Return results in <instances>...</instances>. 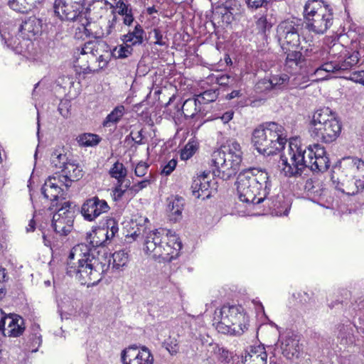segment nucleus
I'll return each mask as SVG.
<instances>
[{
    "label": "nucleus",
    "instance_id": "f257e3e1",
    "mask_svg": "<svg viewBox=\"0 0 364 364\" xmlns=\"http://www.w3.org/2000/svg\"><path fill=\"white\" fill-rule=\"evenodd\" d=\"M67 274L75 277L81 284H97L105 273L109 269L111 259L105 253L102 254L96 250H88L85 244L74 247L68 257Z\"/></svg>",
    "mask_w": 364,
    "mask_h": 364
},
{
    "label": "nucleus",
    "instance_id": "f03ea898",
    "mask_svg": "<svg viewBox=\"0 0 364 364\" xmlns=\"http://www.w3.org/2000/svg\"><path fill=\"white\" fill-rule=\"evenodd\" d=\"M236 184L238 196L241 201L259 204L269 194L271 181L265 170L250 168L239 173Z\"/></svg>",
    "mask_w": 364,
    "mask_h": 364
},
{
    "label": "nucleus",
    "instance_id": "7ed1b4c3",
    "mask_svg": "<svg viewBox=\"0 0 364 364\" xmlns=\"http://www.w3.org/2000/svg\"><path fill=\"white\" fill-rule=\"evenodd\" d=\"M242 152L239 143L230 141L211 155V165L214 176L223 180L234 176L242 162Z\"/></svg>",
    "mask_w": 364,
    "mask_h": 364
},
{
    "label": "nucleus",
    "instance_id": "20e7f679",
    "mask_svg": "<svg viewBox=\"0 0 364 364\" xmlns=\"http://www.w3.org/2000/svg\"><path fill=\"white\" fill-rule=\"evenodd\" d=\"M284 128L275 122L259 125L254 129L252 143L257 151L264 155H273L282 150L287 143Z\"/></svg>",
    "mask_w": 364,
    "mask_h": 364
},
{
    "label": "nucleus",
    "instance_id": "39448f33",
    "mask_svg": "<svg viewBox=\"0 0 364 364\" xmlns=\"http://www.w3.org/2000/svg\"><path fill=\"white\" fill-rule=\"evenodd\" d=\"M213 325L221 333L241 336L249 326V318L241 306H223L214 313Z\"/></svg>",
    "mask_w": 364,
    "mask_h": 364
},
{
    "label": "nucleus",
    "instance_id": "423d86ee",
    "mask_svg": "<svg viewBox=\"0 0 364 364\" xmlns=\"http://www.w3.org/2000/svg\"><path fill=\"white\" fill-rule=\"evenodd\" d=\"M341 130L339 122L331 115L328 108L314 112L310 122L311 136L317 141L330 143L335 141Z\"/></svg>",
    "mask_w": 364,
    "mask_h": 364
},
{
    "label": "nucleus",
    "instance_id": "0eeeda50",
    "mask_svg": "<svg viewBox=\"0 0 364 364\" xmlns=\"http://www.w3.org/2000/svg\"><path fill=\"white\" fill-rule=\"evenodd\" d=\"M304 13L306 28L316 34L324 33L333 24L332 9L320 0H309Z\"/></svg>",
    "mask_w": 364,
    "mask_h": 364
},
{
    "label": "nucleus",
    "instance_id": "6e6552de",
    "mask_svg": "<svg viewBox=\"0 0 364 364\" xmlns=\"http://www.w3.org/2000/svg\"><path fill=\"white\" fill-rule=\"evenodd\" d=\"M296 154H293V161H295L296 157L299 159L301 164H297V166L294 170V173H298V170L309 168L314 172H324L328 170L330 166V161L326 155L325 149L318 144L309 146L308 156L310 159L308 161H304V156L301 155V151L295 150ZM288 174H293V170L289 168Z\"/></svg>",
    "mask_w": 364,
    "mask_h": 364
},
{
    "label": "nucleus",
    "instance_id": "1a4fd4ad",
    "mask_svg": "<svg viewBox=\"0 0 364 364\" xmlns=\"http://www.w3.org/2000/svg\"><path fill=\"white\" fill-rule=\"evenodd\" d=\"M75 205L70 201H65L54 213L52 226L60 235H68L73 228Z\"/></svg>",
    "mask_w": 364,
    "mask_h": 364
},
{
    "label": "nucleus",
    "instance_id": "9d476101",
    "mask_svg": "<svg viewBox=\"0 0 364 364\" xmlns=\"http://www.w3.org/2000/svg\"><path fill=\"white\" fill-rule=\"evenodd\" d=\"M296 149H297V151H301V155L304 156V161H308L310 158L308 156V152H309V146L303 149L301 146L299 144V141L296 140L290 141L289 143V149H288V153L287 155L285 154H282L281 156V163H282V173H284V175L287 177H293V176H301L303 171L304 169L298 170V173H294L293 174H288V170L289 168L293 170V172H294L295 168L297 166V164H301L299 159V157H296L295 161H293V154H296ZM301 163H303L301 161Z\"/></svg>",
    "mask_w": 364,
    "mask_h": 364
},
{
    "label": "nucleus",
    "instance_id": "9b49d317",
    "mask_svg": "<svg viewBox=\"0 0 364 364\" xmlns=\"http://www.w3.org/2000/svg\"><path fill=\"white\" fill-rule=\"evenodd\" d=\"M86 0H55L54 11L61 20L75 21L81 17Z\"/></svg>",
    "mask_w": 364,
    "mask_h": 364
},
{
    "label": "nucleus",
    "instance_id": "f8f14e48",
    "mask_svg": "<svg viewBox=\"0 0 364 364\" xmlns=\"http://www.w3.org/2000/svg\"><path fill=\"white\" fill-rule=\"evenodd\" d=\"M299 28V21L295 19L285 20L279 25L277 32L283 46L286 45L291 48H298L300 44Z\"/></svg>",
    "mask_w": 364,
    "mask_h": 364
},
{
    "label": "nucleus",
    "instance_id": "ddd939ff",
    "mask_svg": "<svg viewBox=\"0 0 364 364\" xmlns=\"http://www.w3.org/2000/svg\"><path fill=\"white\" fill-rule=\"evenodd\" d=\"M62 186L69 188L70 184L65 183L60 177H48L41 188V193L43 196L52 201V206H58V203L55 202L58 199L63 200L64 192Z\"/></svg>",
    "mask_w": 364,
    "mask_h": 364
},
{
    "label": "nucleus",
    "instance_id": "4468645a",
    "mask_svg": "<svg viewBox=\"0 0 364 364\" xmlns=\"http://www.w3.org/2000/svg\"><path fill=\"white\" fill-rule=\"evenodd\" d=\"M123 364H153L154 357L146 347L131 346L122 352Z\"/></svg>",
    "mask_w": 364,
    "mask_h": 364
},
{
    "label": "nucleus",
    "instance_id": "2eb2a0df",
    "mask_svg": "<svg viewBox=\"0 0 364 364\" xmlns=\"http://www.w3.org/2000/svg\"><path fill=\"white\" fill-rule=\"evenodd\" d=\"M336 188L343 193L353 196L360 190L364 189V176L362 174L353 175L352 177H346V175L339 176L337 181L333 180Z\"/></svg>",
    "mask_w": 364,
    "mask_h": 364
},
{
    "label": "nucleus",
    "instance_id": "dca6fc26",
    "mask_svg": "<svg viewBox=\"0 0 364 364\" xmlns=\"http://www.w3.org/2000/svg\"><path fill=\"white\" fill-rule=\"evenodd\" d=\"M109 210L107 203L95 196L87 199L82 204L81 213L85 220L92 221L102 213L108 212Z\"/></svg>",
    "mask_w": 364,
    "mask_h": 364
},
{
    "label": "nucleus",
    "instance_id": "f3484780",
    "mask_svg": "<svg viewBox=\"0 0 364 364\" xmlns=\"http://www.w3.org/2000/svg\"><path fill=\"white\" fill-rule=\"evenodd\" d=\"M336 168L338 169V176L346 175V177H352L357 174L364 176V161L358 158H343Z\"/></svg>",
    "mask_w": 364,
    "mask_h": 364
},
{
    "label": "nucleus",
    "instance_id": "a211bd4d",
    "mask_svg": "<svg viewBox=\"0 0 364 364\" xmlns=\"http://www.w3.org/2000/svg\"><path fill=\"white\" fill-rule=\"evenodd\" d=\"M168 231L165 229H158L150 232L144 242V250L146 252L153 254L156 257L161 252V247L166 240H168Z\"/></svg>",
    "mask_w": 364,
    "mask_h": 364
},
{
    "label": "nucleus",
    "instance_id": "6ab92c4d",
    "mask_svg": "<svg viewBox=\"0 0 364 364\" xmlns=\"http://www.w3.org/2000/svg\"><path fill=\"white\" fill-rule=\"evenodd\" d=\"M280 343L282 353L286 358L293 360L299 357L302 348L297 336L287 334L281 338Z\"/></svg>",
    "mask_w": 364,
    "mask_h": 364
},
{
    "label": "nucleus",
    "instance_id": "aec40b11",
    "mask_svg": "<svg viewBox=\"0 0 364 364\" xmlns=\"http://www.w3.org/2000/svg\"><path fill=\"white\" fill-rule=\"evenodd\" d=\"M41 21L35 16H31L22 22L18 31L24 39L31 40L41 32Z\"/></svg>",
    "mask_w": 364,
    "mask_h": 364
},
{
    "label": "nucleus",
    "instance_id": "412c9836",
    "mask_svg": "<svg viewBox=\"0 0 364 364\" xmlns=\"http://www.w3.org/2000/svg\"><path fill=\"white\" fill-rule=\"evenodd\" d=\"M181 248V244L177 241L176 237H168V240L161 246V252L157 254L156 258H160L164 262H171L178 255Z\"/></svg>",
    "mask_w": 364,
    "mask_h": 364
},
{
    "label": "nucleus",
    "instance_id": "4be33fe9",
    "mask_svg": "<svg viewBox=\"0 0 364 364\" xmlns=\"http://www.w3.org/2000/svg\"><path fill=\"white\" fill-rule=\"evenodd\" d=\"M210 182L207 179V174H202L194 178L191 184L192 194L196 198L205 200L210 196L209 191Z\"/></svg>",
    "mask_w": 364,
    "mask_h": 364
},
{
    "label": "nucleus",
    "instance_id": "5701e85b",
    "mask_svg": "<svg viewBox=\"0 0 364 364\" xmlns=\"http://www.w3.org/2000/svg\"><path fill=\"white\" fill-rule=\"evenodd\" d=\"M102 46V43L99 41H90L85 43L83 47H82L81 48H77V50L80 51V55L82 56L77 58V63H78V65L81 68V69L84 70L90 69L88 65H81L80 64V60H83L85 55H87V58L90 60L93 61L95 57L99 54V50H101Z\"/></svg>",
    "mask_w": 364,
    "mask_h": 364
},
{
    "label": "nucleus",
    "instance_id": "b1692460",
    "mask_svg": "<svg viewBox=\"0 0 364 364\" xmlns=\"http://www.w3.org/2000/svg\"><path fill=\"white\" fill-rule=\"evenodd\" d=\"M267 354L262 346H251L244 356L243 364H267Z\"/></svg>",
    "mask_w": 364,
    "mask_h": 364
},
{
    "label": "nucleus",
    "instance_id": "393cba45",
    "mask_svg": "<svg viewBox=\"0 0 364 364\" xmlns=\"http://www.w3.org/2000/svg\"><path fill=\"white\" fill-rule=\"evenodd\" d=\"M6 323L8 326L3 330V333L5 336L18 337L21 336L24 330V321L23 319L20 316H16L15 318L11 316H6Z\"/></svg>",
    "mask_w": 364,
    "mask_h": 364
},
{
    "label": "nucleus",
    "instance_id": "a878e982",
    "mask_svg": "<svg viewBox=\"0 0 364 364\" xmlns=\"http://www.w3.org/2000/svg\"><path fill=\"white\" fill-rule=\"evenodd\" d=\"M260 85L265 87L266 89H282L286 86H289V76L283 73L280 75H272L269 80H262L257 85V88H260Z\"/></svg>",
    "mask_w": 364,
    "mask_h": 364
},
{
    "label": "nucleus",
    "instance_id": "bb28decb",
    "mask_svg": "<svg viewBox=\"0 0 364 364\" xmlns=\"http://www.w3.org/2000/svg\"><path fill=\"white\" fill-rule=\"evenodd\" d=\"M168 210L170 220L176 223L182 218V211L184 206V200L179 196L168 198Z\"/></svg>",
    "mask_w": 364,
    "mask_h": 364
},
{
    "label": "nucleus",
    "instance_id": "cd10ccee",
    "mask_svg": "<svg viewBox=\"0 0 364 364\" xmlns=\"http://www.w3.org/2000/svg\"><path fill=\"white\" fill-rule=\"evenodd\" d=\"M61 170L63 175L60 177L69 184L73 181H78L83 175L82 168L77 164L69 161Z\"/></svg>",
    "mask_w": 364,
    "mask_h": 364
},
{
    "label": "nucleus",
    "instance_id": "c85d7f7f",
    "mask_svg": "<svg viewBox=\"0 0 364 364\" xmlns=\"http://www.w3.org/2000/svg\"><path fill=\"white\" fill-rule=\"evenodd\" d=\"M145 31L142 26L137 23L132 31H129L127 34L122 36V40L129 46L141 45L144 42Z\"/></svg>",
    "mask_w": 364,
    "mask_h": 364
},
{
    "label": "nucleus",
    "instance_id": "c756f323",
    "mask_svg": "<svg viewBox=\"0 0 364 364\" xmlns=\"http://www.w3.org/2000/svg\"><path fill=\"white\" fill-rule=\"evenodd\" d=\"M9 6L18 12L27 13L40 4L42 0H4Z\"/></svg>",
    "mask_w": 364,
    "mask_h": 364
},
{
    "label": "nucleus",
    "instance_id": "7c9ffc66",
    "mask_svg": "<svg viewBox=\"0 0 364 364\" xmlns=\"http://www.w3.org/2000/svg\"><path fill=\"white\" fill-rule=\"evenodd\" d=\"M201 101L199 98H189L186 100L182 106V111L186 117H193L200 111Z\"/></svg>",
    "mask_w": 364,
    "mask_h": 364
},
{
    "label": "nucleus",
    "instance_id": "2f4dec72",
    "mask_svg": "<svg viewBox=\"0 0 364 364\" xmlns=\"http://www.w3.org/2000/svg\"><path fill=\"white\" fill-rule=\"evenodd\" d=\"M125 112V108L123 105L117 106L112 112L109 113L105 119L104 120L102 124L104 127H109L110 124H114L117 123L123 117Z\"/></svg>",
    "mask_w": 364,
    "mask_h": 364
},
{
    "label": "nucleus",
    "instance_id": "473e14b6",
    "mask_svg": "<svg viewBox=\"0 0 364 364\" xmlns=\"http://www.w3.org/2000/svg\"><path fill=\"white\" fill-rule=\"evenodd\" d=\"M67 163H68V157L62 149H55L53 151L50 156V164L53 167L62 169Z\"/></svg>",
    "mask_w": 364,
    "mask_h": 364
},
{
    "label": "nucleus",
    "instance_id": "72a5a7b5",
    "mask_svg": "<svg viewBox=\"0 0 364 364\" xmlns=\"http://www.w3.org/2000/svg\"><path fill=\"white\" fill-rule=\"evenodd\" d=\"M107 232H106L105 227L94 230L92 233L90 234L91 245L93 247L103 245L109 240L107 239Z\"/></svg>",
    "mask_w": 364,
    "mask_h": 364
},
{
    "label": "nucleus",
    "instance_id": "f704fd0d",
    "mask_svg": "<svg viewBox=\"0 0 364 364\" xmlns=\"http://www.w3.org/2000/svg\"><path fill=\"white\" fill-rule=\"evenodd\" d=\"M1 38L4 41L5 44L11 49L19 52L21 46V41L20 39L15 35L11 34L9 31L6 30L3 31L2 33H0Z\"/></svg>",
    "mask_w": 364,
    "mask_h": 364
},
{
    "label": "nucleus",
    "instance_id": "c9c22d12",
    "mask_svg": "<svg viewBox=\"0 0 364 364\" xmlns=\"http://www.w3.org/2000/svg\"><path fill=\"white\" fill-rule=\"evenodd\" d=\"M109 173L112 178L117 180V182H124L125 177L127 174V171L124 166L119 161H117L113 164Z\"/></svg>",
    "mask_w": 364,
    "mask_h": 364
},
{
    "label": "nucleus",
    "instance_id": "e433bc0d",
    "mask_svg": "<svg viewBox=\"0 0 364 364\" xmlns=\"http://www.w3.org/2000/svg\"><path fill=\"white\" fill-rule=\"evenodd\" d=\"M112 269H119L127 265L128 254L124 250L117 251L112 254Z\"/></svg>",
    "mask_w": 364,
    "mask_h": 364
},
{
    "label": "nucleus",
    "instance_id": "4c0bfd02",
    "mask_svg": "<svg viewBox=\"0 0 364 364\" xmlns=\"http://www.w3.org/2000/svg\"><path fill=\"white\" fill-rule=\"evenodd\" d=\"M77 141L80 146H92L99 143L100 138L97 134L85 133L78 136Z\"/></svg>",
    "mask_w": 364,
    "mask_h": 364
},
{
    "label": "nucleus",
    "instance_id": "58836bf2",
    "mask_svg": "<svg viewBox=\"0 0 364 364\" xmlns=\"http://www.w3.org/2000/svg\"><path fill=\"white\" fill-rule=\"evenodd\" d=\"M341 63L336 62H328L318 68H316L314 73V75H319L320 73L325 72L326 73H334L336 71L342 70Z\"/></svg>",
    "mask_w": 364,
    "mask_h": 364
},
{
    "label": "nucleus",
    "instance_id": "ea45409f",
    "mask_svg": "<svg viewBox=\"0 0 364 364\" xmlns=\"http://www.w3.org/2000/svg\"><path fill=\"white\" fill-rule=\"evenodd\" d=\"M208 350L215 355L218 360L223 361L228 358V350L220 347L217 343H210L208 344Z\"/></svg>",
    "mask_w": 364,
    "mask_h": 364
},
{
    "label": "nucleus",
    "instance_id": "a19ab883",
    "mask_svg": "<svg viewBox=\"0 0 364 364\" xmlns=\"http://www.w3.org/2000/svg\"><path fill=\"white\" fill-rule=\"evenodd\" d=\"M218 97V92L216 90H208L197 95V98H199L201 101V104L214 102L217 100Z\"/></svg>",
    "mask_w": 364,
    "mask_h": 364
},
{
    "label": "nucleus",
    "instance_id": "79ce46f5",
    "mask_svg": "<svg viewBox=\"0 0 364 364\" xmlns=\"http://www.w3.org/2000/svg\"><path fill=\"white\" fill-rule=\"evenodd\" d=\"M197 144L194 141H189L181 151V159L182 160L189 159L197 150Z\"/></svg>",
    "mask_w": 364,
    "mask_h": 364
},
{
    "label": "nucleus",
    "instance_id": "37998d69",
    "mask_svg": "<svg viewBox=\"0 0 364 364\" xmlns=\"http://www.w3.org/2000/svg\"><path fill=\"white\" fill-rule=\"evenodd\" d=\"M106 232H107V239H112L114 237L115 234L118 232V225L117 221L113 218L107 220L106 225L105 227Z\"/></svg>",
    "mask_w": 364,
    "mask_h": 364
},
{
    "label": "nucleus",
    "instance_id": "c03bdc74",
    "mask_svg": "<svg viewBox=\"0 0 364 364\" xmlns=\"http://www.w3.org/2000/svg\"><path fill=\"white\" fill-rule=\"evenodd\" d=\"M309 80V78L307 76L302 75H298L295 76L291 80L289 79V87L290 88H305L308 85H304Z\"/></svg>",
    "mask_w": 364,
    "mask_h": 364
},
{
    "label": "nucleus",
    "instance_id": "a18cd8bd",
    "mask_svg": "<svg viewBox=\"0 0 364 364\" xmlns=\"http://www.w3.org/2000/svg\"><path fill=\"white\" fill-rule=\"evenodd\" d=\"M358 61H359L358 53H353L352 55L348 56L346 59H345V60L343 62L341 63V66H342V68H341L342 70H346L350 68L353 65H356L358 63Z\"/></svg>",
    "mask_w": 364,
    "mask_h": 364
},
{
    "label": "nucleus",
    "instance_id": "49530a36",
    "mask_svg": "<svg viewBox=\"0 0 364 364\" xmlns=\"http://www.w3.org/2000/svg\"><path fill=\"white\" fill-rule=\"evenodd\" d=\"M287 49L289 52L287 53V63L292 64L294 63L296 65H299L302 57L301 53L295 50H290V47Z\"/></svg>",
    "mask_w": 364,
    "mask_h": 364
},
{
    "label": "nucleus",
    "instance_id": "de8ad7c7",
    "mask_svg": "<svg viewBox=\"0 0 364 364\" xmlns=\"http://www.w3.org/2000/svg\"><path fill=\"white\" fill-rule=\"evenodd\" d=\"M270 0H245L247 7L252 10L266 6Z\"/></svg>",
    "mask_w": 364,
    "mask_h": 364
},
{
    "label": "nucleus",
    "instance_id": "09e8293b",
    "mask_svg": "<svg viewBox=\"0 0 364 364\" xmlns=\"http://www.w3.org/2000/svg\"><path fill=\"white\" fill-rule=\"evenodd\" d=\"M216 82L220 85L227 86L232 85L235 82V79L228 75H221L216 77Z\"/></svg>",
    "mask_w": 364,
    "mask_h": 364
},
{
    "label": "nucleus",
    "instance_id": "8fccbe9b",
    "mask_svg": "<svg viewBox=\"0 0 364 364\" xmlns=\"http://www.w3.org/2000/svg\"><path fill=\"white\" fill-rule=\"evenodd\" d=\"M132 132L126 137V141L129 140V139H132V141L134 142V145L132 146V147H134V149H136V146L135 145H140V144H144L143 139H144V136L142 134V129L139 131L137 133H136V136H132Z\"/></svg>",
    "mask_w": 364,
    "mask_h": 364
},
{
    "label": "nucleus",
    "instance_id": "3c124183",
    "mask_svg": "<svg viewBox=\"0 0 364 364\" xmlns=\"http://www.w3.org/2000/svg\"><path fill=\"white\" fill-rule=\"evenodd\" d=\"M132 46L126 45V46H121L118 50L115 49L117 52V57L119 58H124L128 57L131 53L132 48H131Z\"/></svg>",
    "mask_w": 364,
    "mask_h": 364
},
{
    "label": "nucleus",
    "instance_id": "603ef678",
    "mask_svg": "<svg viewBox=\"0 0 364 364\" xmlns=\"http://www.w3.org/2000/svg\"><path fill=\"white\" fill-rule=\"evenodd\" d=\"M177 165V161L175 159L170 160L165 166H163L161 174L165 176L170 175L175 169Z\"/></svg>",
    "mask_w": 364,
    "mask_h": 364
},
{
    "label": "nucleus",
    "instance_id": "864d4df0",
    "mask_svg": "<svg viewBox=\"0 0 364 364\" xmlns=\"http://www.w3.org/2000/svg\"><path fill=\"white\" fill-rule=\"evenodd\" d=\"M257 28L262 32H265L267 29H269L272 26L268 23L267 18L264 16L260 17L256 22Z\"/></svg>",
    "mask_w": 364,
    "mask_h": 364
},
{
    "label": "nucleus",
    "instance_id": "5fc2aeb1",
    "mask_svg": "<svg viewBox=\"0 0 364 364\" xmlns=\"http://www.w3.org/2000/svg\"><path fill=\"white\" fill-rule=\"evenodd\" d=\"M348 79L355 82H358L364 85V70L352 73L350 75Z\"/></svg>",
    "mask_w": 364,
    "mask_h": 364
},
{
    "label": "nucleus",
    "instance_id": "6e6d98bb",
    "mask_svg": "<svg viewBox=\"0 0 364 364\" xmlns=\"http://www.w3.org/2000/svg\"><path fill=\"white\" fill-rule=\"evenodd\" d=\"M149 165L144 162H139L134 170L135 175L138 177H142L145 176L147 172Z\"/></svg>",
    "mask_w": 364,
    "mask_h": 364
},
{
    "label": "nucleus",
    "instance_id": "4d7b16f0",
    "mask_svg": "<svg viewBox=\"0 0 364 364\" xmlns=\"http://www.w3.org/2000/svg\"><path fill=\"white\" fill-rule=\"evenodd\" d=\"M115 4L116 7L119 9L118 14L119 15L127 14V12L132 9L129 8V6L123 0H118L115 2Z\"/></svg>",
    "mask_w": 364,
    "mask_h": 364
},
{
    "label": "nucleus",
    "instance_id": "13d9d810",
    "mask_svg": "<svg viewBox=\"0 0 364 364\" xmlns=\"http://www.w3.org/2000/svg\"><path fill=\"white\" fill-rule=\"evenodd\" d=\"M123 183L124 182H117V186L115 187L114 190V196L115 200L122 198V196L126 191L125 189L122 188Z\"/></svg>",
    "mask_w": 364,
    "mask_h": 364
},
{
    "label": "nucleus",
    "instance_id": "bf43d9fd",
    "mask_svg": "<svg viewBox=\"0 0 364 364\" xmlns=\"http://www.w3.org/2000/svg\"><path fill=\"white\" fill-rule=\"evenodd\" d=\"M150 184V180L145 179L143 180L136 184L134 185L132 187V189H134L135 191H139L142 190L143 188H146L148 185Z\"/></svg>",
    "mask_w": 364,
    "mask_h": 364
},
{
    "label": "nucleus",
    "instance_id": "052dcab7",
    "mask_svg": "<svg viewBox=\"0 0 364 364\" xmlns=\"http://www.w3.org/2000/svg\"><path fill=\"white\" fill-rule=\"evenodd\" d=\"M123 16V23L127 26H130L134 20L132 9L127 11V14H124Z\"/></svg>",
    "mask_w": 364,
    "mask_h": 364
},
{
    "label": "nucleus",
    "instance_id": "680f3d73",
    "mask_svg": "<svg viewBox=\"0 0 364 364\" xmlns=\"http://www.w3.org/2000/svg\"><path fill=\"white\" fill-rule=\"evenodd\" d=\"M154 38L156 39L155 43L158 45H164V42L162 41V34L161 31L159 28L154 29Z\"/></svg>",
    "mask_w": 364,
    "mask_h": 364
},
{
    "label": "nucleus",
    "instance_id": "e2e57ef3",
    "mask_svg": "<svg viewBox=\"0 0 364 364\" xmlns=\"http://www.w3.org/2000/svg\"><path fill=\"white\" fill-rule=\"evenodd\" d=\"M233 114V111H228L222 115L221 119L223 121L224 123H228L232 119Z\"/></svg>",
    "mask_w": 364,
    "mask_h": 364
},
{
    "label": "nucleus",
    "instance_id": "0e129e2a",
    "mask_svg": "<svg viewBox=\"0 0 364 364\" xmlns=\"http://www.w3.org/2000/svg\"><path fill=\"white\" fill-rule=\"evenodd\" d=\"M6 316L1 309H0V331L4 330L5 325L6 324Z\"/></svg>",
    "mask_w": 364,
    "mask_h": 364
},
{
    "label": "nucleus",
    "instance_id": "69168bd1",
    "mask_svg": "<svg viewBox=\"0 0 364 364\" xmlns=\"http://www.w3.org/2000/svg\"><path fill=\"white\" fill-rule=\"evenodd\" d=\"M242 96L240 90H233L230 93L228 94L225 97L226 100H230L236 97Z\"/></svg>",
    "mask_w": 364,
    "mask_h": 364
},
{
    "label": "nucleus",
    "instance_id": "338daca9",
    "mask_svg": "<svg viewBox=\"0 0 364 364\" xmlns=\"http://www.w3.org/2000/svg\"><path fill=\"white\" fill-rule=\"evenodd\" d=\"M178 349H179V348L176 343L174 345L167 344V346H166V350L171 355H176L178 353Z\"/></svg>",
    "mask_w": 364,
    "mask_h": 364
},
{
    "label": "nucleus",
    "instance_id": "774afa93",
    "mask_svg": "<svg viewBox=\"0 0 364 364\" xmlns=\"http://www.w3.org/2000/svg\"><path fill=\"white\" fill-rule=\"evenodd\" d=\"M35 221L33 220H31L28 227L27 228V232L33 231L35 230Z\"/></svg>",
    "mask_w": 364,
    "mask_h": 364
}]
</instances>
